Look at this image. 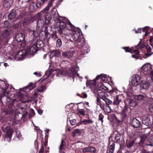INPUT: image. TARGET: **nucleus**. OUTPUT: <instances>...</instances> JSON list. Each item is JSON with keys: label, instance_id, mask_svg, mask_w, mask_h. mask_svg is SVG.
<instances>
[{"label": "nucleus", "instance_id": "nucleus-1", "mask_svg": "<svg viewBox=\"0 0 153 153\" xmlns=\"http://www.w3.org/2000/svg\"><path fill=\"white\" fill-rule=\"evenodd\" d=\"M141 72L144 74L149 76V80L151 84H153V72L151 65L149 64H145L141 68Z\"/></svg>", "mask_w": 153, "mask_h": 153}, {"label": "nucleus", "instance_id": "nucleus-2", "mask_svg": "<svg viewBox=\"0 0 153 153\" xmlns=\"http://www.w3.org/2000/svg\"><path fill=\"white\" fill-rule=\"evenodd\" d=\"M3 131L6 132L5 138L8 141L11 140V137L13 133L12 129L10 128L9 123L7 122L5 123L2 127Z\"/></svg>", "mask_w": 153, "mask_h": 153}, {"label": "nucleus", "instance_id": "nucleus-3", "mask_svg": "<svg viewBox=\"0 0 153 153\" xmlns=\"http://www.w3.org/2000/svg\"><path fill=\"white\" fill-rule=\"evenodd\" d=\"M72 37L76 42L75 45L80 46L82 44L81 42L84 41V39L82 36L80 35L79 31L77 30H75L73 32Z\"/></svg>", "mask_w": 153, "mask_h": 153}, {"label": "nucleus", "instance_id": "nucleus-4", "mask_svg": "<svg viewBox=\"0 0 153 153\" xmlns=\"http://www.w3.org/2000/svg\"><path fill=\"white\" fill-rule=\"evenodd\" d=\"M8 87V85L2 80L0 81V91L1 90V96L3 97L5 96V91Z\"/></svg>", "mask_w": 153, "mask_h": 153}, {"label": "nucleus", "instance_id": "nucleus-5", "mask_svg": "<svg viewBox=\"0 0 153 153\" xmlns=\"http://www.w3.org/2000/svg\"><path fill=\"white\" fill-rule=\"evenodd\" d=\"M82 44L80 45L81 47L80 50L82 52V56L85 54L87 53L89 51V46L87 43H86L85 41L81 42Z\"/></svg>", "mask_w": 153, "mask_h": 153}, {"label": "nucleus", "instance_id": "nucleus-6", "mask_svg": "<svg viewBox=\"0 0 153 153\" xmlns=\"http://www.w3.org/2000/svg\"><path fill=\"white\" fill-rule=\"evenodd\" d=\"M140 80V78L138 74H134L132 76L131 82L133 86H137L139 85Z\"/></svg>", "mask_w": 153, "mask_h": 153}, {"label": "nucleus", "instance_id": "nucleus-7", "mask_svg": "<svg viewBox=\"0 0 153 153\" xmlns=\"http://www.w3.org/2000/svg\"><path fill=\"white\" fill-rule=\"evenodd\" d=\"M26 53L25 50L19 51L15 55V59L17 60H22L26 56Z\"/></svg>", "mask_w": 153, "mask_h": 153}, {"label": "nucleus", "instance_id": "nucleus-8", "mask_svg": "<svg viewBox=\"0 0 153 153\" xmlns=\"http://www.w3.org/2000/svg\"><path fill=\"white\" fill-rule=\"evenodd\" d=\"M142 122L143 124L146 126L145 128H147L151 123L149 116L148 114H146L143 116Z\"/></svg>", "mask_w": 153, "mask_h": 153}, {"label": "nucleus", "instance_id": "nucleus-9", "mask_svg": "<svg viewBox=\"0 0 153 153\" xmlns=\"http://www.w3.org/2000/svg\"><path fill=\"white\" fill-rule=\"evenodd\" d=\"M66 28V23H65L61 21L59 22V25L58 27V30L59 34H65L64 32Z\"/></svg>", "mask_w": 153, "mask_h": 153}, {"label": "nucleus", "instance_id": "nucleus-10", "mask_svg": "<svg viewBox=\"0 0 153 153\" xmlns=\"http://www.w3.org/2000/svg\"><path fill=\"white\" fill-rule=\"evenodd\" d=\"M120 135L119 132L117 131H114L110 137L114 139V142L117 143H120Z\"/></svg>", "mask_w": 153, "mask_h": 153}, {"label": "nucleus", "instance_id": "nucleus-11", "mask_svg": "<svg viewBox=\"0 0 153 153\" xmlns=\"http://www.w3.org/2000/svg\"><path fill=\"white\" fill-rule=\"evenodd\" d=\"M105 94L104 92H101L98 94L99 96L105 103L106 105H109L112 103V101L105 97Z\"/></svg>", "mask_w": 153, "mask_h": 153}, {"label": "nucleus", "instance_id": "nucleus-12", "mask_svg": "<svg viewBox=\"0 0 153 153\" xmlns=\"http://www.w3.org/2000/svg\"><path fill=\"white\" fill-rule=\"evenodd\" d=\"M68 73L70 77H73V79L75 76H79V74L75 70L73 67L69 69Z\"/></svg>", "mask_w": 153, "mask_h": 153}, {"label": "nucleus", "instance_id": "nucleus-13", "mask_svg": "<svg viewBox=\"0 0 153 153\" xmlns=\"http://www.w3.org/2000/svg\"><path fill=\"white\" fill-rule=\"evenodd\" d=\"M100 97L99 96L97 97V105L100 106L101 109H102L104 111H105L106 105L104 102L100 100Z\"/></svg>", "mask_w": 153, "mask_h": 153}, {"label": "nucleus", "instance_id": "nucleus-14", "mask_svg": "<svg viewBox=\"0 0 153 153\" xmlns=\"http://www.w3.org/2000/svg\"><path fill=\"white\" fill-rule=\"evenodd\" d=\"M74 53V51L64 52L62 53V55L64 58H70L73 56Z\"/></svg>", "mask_w": 153, "mask_h": 153}, {"label": "nucleus", "instance_id": "nucleus-15", "mask_svg": "<svg viewBox=\"0 0 153 153\" xmlns=\"http://www.w3.org/2000/svg\"><path fill=\"white\" fill-rule=\"evenodd\" d=\"M131 125L135 128L139 127L140 125V122L135 118H133L131 122Z\"/></svg>", "mask_w": 153, "mask_h": 153}, {"label": "nucleus", "instance_id": "nucleus-16", "mask_svg": "<svg viewBox=\"0 0 153 153\" xmlns=\"http://www.w3.org/2000/svg\"><path fill=\"white\" fill-rule=\"evenodd\" d=\"M115 144L114 142H109L108 148V153H113L115 149Z\"/></svg>", "mask_w": 153, "mask_h": 153}, {"label": "nucleus", "instance_id": "nucleus-17", "mask_svg": "<svg viewBox=\"0 0 153 153\" xmlns=\"http://www.w3.org/2000/svg\"><path fill=\"white\" fill-rule=\"evenodd\" d=\"M52 10L50 13V16L52 18H53L54 19H56L59 20V15L57 12L54 11L53 10Z\"/></svg>", "mask_w": 153, "mask_h": 153}, {"label": "nucleus", "instance_id": "nucleus-18", "mask_svg": "<svg viewBox=\"0 0 153 153\" xmlns=\"http://www.w3.org/2000/svg\"><path fill=\"white\" fill-rule=\"evenodd\" d=\"M25 35L22 33L17 34L16 36V39L18 42H21L23 41L25 39Z\"/></svg>", "mask_w": 153, "mask_h": 153}, {"label": "nucleus", "instance_id": "nucleus-19", "mask_svg": "<svg viewBox=\"0 0 153 153\" xmlns=\"http://www.w3.org/2000/svg\"><path fill=\"white\" fill-rule=\"evenodd\" d=\"M39 50L35 44L32 45L30 48L29 50L30 54H33L36 53Z\"/></svg>", "mask_w": 153, "mask_h": 153}, {"label": "nucleus", "instance_id": "nucleus-20", "mask_svg": "<svg viewBox=\"0 0 153 153\" xmlns=\"http://www.w3.org/2000/svg\"><path fill=\"white\" fill-rule=\"evenodd\" d=\"M65 143L63 140H62L59 148V153H65L63 151L65 150Z\"/></svg>", "mask_w": 153, "mask_h": 153}, {"label": "nucleus", "instance_id": "nucleus-21", "mask_svg": "<svg viewBox=\"0 0 153 153\" xmlns=\"http://www.w3.org/2000/svg\"><path fill=\"white\" fill-rule=\"evenodd\" d=\"M61 53L60 51L58 50H53L50 52V56L51 57H53L54 56L58 57L60 56Z\"/></svg>", "mask_w": 153, "mask_h": 153}, {"label": "nucleus", "instance_id": "nucleus-22", "mask_svg": "<svg viewBox=\"0 0 153 153\" xmlns=\"http://www.w3.org/2000/svg\"><path fill=\"white\" fill-rule=\"evenodd\" d=\"M12 104H10L8 106V109L4 111L6 115L13 114V113L14 109L12 107Z\"/></svg>", "mask_w": 153, "mask_h": 153}, {"label": "nucleus", "instance_id": "nucleus-23", "mask_svg": "<svg viewBox=\"0 0 153 153\" xmlns=\"http://www.w3.org/2000/svg\"><path fill=\"white\" fill-rule=\"evenodd\" d=\"M13 0H4L3 1V6L5 7H9L12 4Z\"/></svg>", "mask_w": 153, "mask_h": 153}, {"label": "nucleus", "instance_id": "nucleus-24", "mask_svg": "<svg viewBox=\"0 0 153 153\" xmlns=\"http://www.w3.org/2000/svg\"><path fill=\"white\" fill-rule=\"evenodd\" d=\"M94 123V121L90 120H84L82 121H81L78 124V125H86L88 124H91Z\"/></svg>", "mask_w": 153, "mask_h": 153}, {"label": "nucleus", "instance_id": "nucleus-25", "mask_svg": "<svg viewBox=\"0 0 153 153\" xmlns=\"http://www.w3.org/2000/svg\"><path fill=\"white\" fill-rule=\"evenodd\" d=\"M44 25V21L42 19H40L38 20L37 23V27L39 29V30H42L43 28Z\"/></svg>", "mask_w": 153, "mask_h": 153}, {"label": "nucleus", "instance_id": "nucleus-26", "mask_svg": "<svg viewBox=\"0 0 153 153\" xmlns=\"http://www.w3.org/2000/svg\"><path fill=\"white\" fill-rule=\"evenodd\" d=\"M146 48L147 50V53L145 54V55L146 57H148L151 56L153 54V52L152 51V49L149 45H147L146 46Z\"/></svg>", "mask_w": 153, "mask_h": 153}, {"label": "nucleus", "instance_id": "nucleus-27", "mask_svg": "<svg viewBox=\"0 0 153 153\" xmlns=\"http://www.w3.org/2000/svg\"><path fill=\"white\" fill-rule=\"evenodd\" d=\"M134 98L135 99L140 101L145 100L146 99V96L142 95H135L134 96Z\"/></svg>", "mask_w": 153, "mask_h": 153}, {"label": "nucleus", "instance_id": "nucleus-28", "mask_svg": "<svg viewBox=\"0 0 153 153\" xmlns=\"http://www.w3.org/2000/svg\"><path fill=\"white\" fill-rule=\"evenodd\" d=\"M150 85V83L147 82H143L140 85L141 88L144 89H147L149 87Z\"/></svg>", "mask_w": 153, "mask_h": 153}, {"label": "nucleus", "instance_id": "nucleus-29", "mask_svg": "<svg viewBox=\"0 0 153 153\" xmlns=\"http://www.w3.org/2000/svg\"><path fill=\"white\" fill-rule=\"evenodd\" d=\"M54 0H53L52 1L50 0H48L49 3L48 5L45 8L44 10H43L46 13H47L49 11L50 8L52 6V3Z\"/></svg>", "mask_w": 153, "mask_h": 153}, {"label": "nucleus", "instance_id": "nucleus-30", "mask_svg": "<svg viewBox=\"0 0 153 153\" xmlns=\"http://www.w3.org/2000/svg\"><path fill=\"white\" fill-rule=\"evenodd\" d=\"M74 25H72L69 21L66 22V28L67 30H72L74 29Z\"/></svg>", "mask_w": 153, "mask_h": 153}, {"label": "nucleus", "instance_id": "nucleus-31", "mask_svg": "<svg viewBox=\"0 0 153 153\" xmlns=\"http://www.w3.org/2000/svg\"><path fill=\"white\" fill-rule=\"evenodd\" d=\"M16 15V11L15 10H12L8 16V18L10 19H12L14 18Z\"/></svg>", "mask_w": 153, "mask_h": 153}, {"label": "nucleus", "instance_id": "nucleus-32", "mask_svg": "<svg viewBox=\"0 0 153 153\" xmlns=\"http://www.w3.org/2000/svg\"><path fill=\"white\" fill-rule=\"evenodd\" d=\"M35 44L36 45L38 49L41 48H42L44 45L43 41L40 40H38Z\"/></svg>", "mask_w": 153, "mask_h": 153}, {"label": "nucleus", "instance_id": "nucleus-33", "mask_svg": "<svg viewBox=\"0 0 153 153\" xmlns=\"http://www.w3.org/2000/svg\"><path fill=\"white\" fill-rule=\"evenodd\" d=\"M120 97L121 96H117L116 97V99L114 100L113 102L114 105H117L119 104L120 102L121 101Z\"/></svg>", "mask_w": 153, "mask_h": 153}, {"label": "nucleus", "instance_id": "nucleus-34", "mask_svg": "<svg viewBox=\"0 0 153 153\" xmlns=\"http://www.w3.org/2000/svg\"><path fill=\"white\" fill-rule=\"evenodd\" d=\"M36 4L34 2H32L31 3L29 8L30 11L33 12L36 10Z\"/></svg>", "mask_w": 153, "mask_h": 153}, {"label": "nucleus", "instance_id": "nucleus-35", "mask_svg": "<svg viewBox=\"0 0 153 153\" xmlns=\"http://www.w3.org/2000/svg\"><path fill=\"white\" fill-rule=\"evenodd\" d=\"M10 34V32L7 30L4 31L1 34L2 36L4 38L7 37Z\"/></svg>", "mask_w": 153, "mask_h": 153}, {"label": "nucleus", "instance_id": "nucleus-36", "mask_svg": "<svg viewBox=\"0 0 153 153\" xmlns=\"http://www.w3.org/2000/svg\"><path fill=\"white\" fill-rule=\"evenodd\" d=\"M129 105L131 107H135L137 105V103L135 100H130Z\"/></svg>", "mask_w": 153, "mask_h": 153}, {"label": "nucleus", "instance_id": "nucleus-37", "mask_svg": "<svg viewBox=\"0 0 153 153\" xmlns=\"http://www.w3.org/2000/svg\"><path fill=\"white\" fill-rule=\"evenodd\" d=\"M130 111L131 110L130 108L126 106H125L124 109H123L122 110V112L127 114L129 113Z\"/></svg>", "mask_w": 153, "mask_h": 153}, {"label": "nucleus", "instance_id": "nucleus-38", "mask_svg": "<svg viewBox=\"0 0 153 153\" xmlns=\"http://www.w3.org/2000/svg\"><path fill=\"white\" fill-rule=\"evenodd\" d=\"M52 18L51 16L47 15L46 16L45 18V24H48L51 21Z\"/></svg>", "mask_w": 153, "mask_h": 153}, {"label": "nucleus", "instance_id": "nucleus-39", "mask_svg": "<svg viewBox=\"0 0 153 153\" xmlns=\"http://www.w3.org/2000/svg\"><path fill=\"white\" fill-rule=\"evenodd\" d=\"M120 119H118V120L119 121H123L127 117V114L122 112V114H120Z\"/></svg>", "mask_w": 153, "mask_h": 153}, {"label": "nucleus", "instance_id": "nucleus-40", "mask_svg": "<svg viewBox=\"0 0 153 153\" xmlns=\"http://www.w3.org/2000/svg\"><path fill=\"white\" fill-rule=\"evenodd\" d=\"M21 109L22 111H25L24 113L23 114L22 117V118L24 119L26 118L28 114V112L27 111H25V109L22 107H21Z\"/></svg>", "mask_w": 153, "mask_h": 153}, {"label": "nucleus", "instance_id": "nucleus-41", "mask_svg": "<svg viewBox=\"0 0 153 153\" xmlns=\"http://www.w3.org/2000/svg\"><path fill=\"white\" fill-rule=\"evenodd\" d=\"M140 142L143 143L147 137V136L146 134H143L140 136Z\"/></svg>", "mask_w": 153, "mask_h": 153}, {"label": "nucleus", "instance_id": "nucleus-42", "mask_svg": "<svg viewBox=\"0 0 153 153\" xmlns=\"http://www.w3.org/2000/svg\"><path fill=\"white\" fill-rule=\"evenodd\" d=\"M44 12L43 11H42L38 13L36 15V17L38 20L40 19H42V18L43 16V14Z\"/></svg>", "mask_w": 153, "mask_h": 153}, {"label": "nucleus", "instance_id": "nucleus-43", "mask_svg": "<svg viewBox=\"0 0 153 153\" xmlns=\"http://www.w3.org/2000/svg\"><path fill=\"white\" fill-rule=\"evenodd\" d=\"M80 133V131L79 129H75L72 132V136L73 137H74L76 134H79Z\"/></svg>", "mask_w": 153, "mask_h": 153}, {"label": "nucleus", "instance_id": "nucleus-44", "mask_svg": "<svg viewBox=\"0 0 153 153\" xmlns=\"http://www.w3.org/2000/svg\"><path fill=\"white\" fill-rule=\"evenodd\" d=\"M141 41L136 46V48L138 49H141L145 47V45L143 43H141Z\"/></svg>", "mask_w": 153, "mask_h": 153}, {"label": "nucleus", "instance_id": "nucleus-45", "mask_svg": "<svg viewBox=\"0 0 153 153\" xmlns=\"http://www.w3.org/2000/svg\"><path fill=\"white\" fill-rule=\"evenodd\" d=\"M45 88H46L45 86L42 85L37 90V91L38 92H43L45 90Z\"/></svg>", "mask_w": 153, "mask_h": 153}, {"label": "nucleus", "instance_id": "nucleus-46", "mask_svg": "<svg viewBox=\"0 0 153 153\" xmlns=\"http://www.w3.org/2000/svg\"><path fill=\"white\" fill-rule=\"evenodd\" d=\"M54 71H56L57 72H56V76H59V75H61L62 74V72L59 69H53V70H51V72H53Z\"/></svg>", "mask_w": 153, "mask_h": 153}, {"label": "nucleus", "instance_id": "nucleus-47", "mask_svg": "<svg viewBox=\"0 0 153 153\" xmlns=\"http://www.w3.org/2000/svg\"><path fill=\"white\" fill-rule=\"evenodd\" d=\"M56 46L57 47L60 48L62 45V42L60 39H58L56 42Z\"/></svg>", "mask_w": 153, "mask_h": 153}, {"label": "nucleus", "instance_id": "nucleus-48", "mask_svg": "<svg viewBox=\"0 0 153 153\" xmlns=\"http://www.w3.org/2000/svg\"><path fill=\"white\" fill-rule=\"evenodd\" d=\"M96 151V149L94 147H88V152L94 153Z\"/></svg>", "mask_w": 153, "mask_h": 153}, {"label": "nucleus", "instance_id": "nucleus-49", "mask_svg": "<svg viewBox=\"0 0 153 153\" xmlns=\"http://www.w3.org/2000/svg\"><path fill=\"white\" fill-rule=\"evenodd\" d=\"M134 143V140H132L129 143H128L127 146V147L128 148H129L132 147Z\"/></svg>", "mask_w": 153, "mask_h": 153}, {"label": "nucleus", "instance_id": "nucleus-50", "mask_svg": "<svg viewBox=\"0 0 153 153\" xmlns=\"http://www.w3.org/2000/svg\"><path fill=\"white\" fill-rule=\"evenodd\" d=\"M149 111L153 113V103L149 105Z\"/></svg>", "mask_w": 153, "mask_h": 153}, {"label": "nucleus", "instance_id": "nucleus-51", "mask_svg": "<svg viewBox=\"0 0 153 153\" xmlns=\"http://www.w3.org/2000/svg\"><path fill=\"white\" fill-rule=\"evenodd\" d=\"M78 113L83 116H85V112L83 109H80L78 111Z\"/></svg>", "mask_w": 153, "mask_h": 153}, {"label": "nucleus", "instance_id": "nucleus-52", "mask_svg": "<svg viewBox=\"0 0 153 153\" xmlns=\"http://www.w3.org/2000/svg\"><path fill=\"white\" fill-rule=\"evenodd\" d=\"M4 24L5 25L4 27H6L7 28H9L10 27V24L7 21H5L4 22Z\"/></svg>", "mask_w": 153, "mask_h": 153}, {"label": "nucleus", "instance_id": "nucleus-53", "mask_svg": "<svg viewBox=\"0 0 153 153\" xmlns=\"http://www.w3.org/2000/svg\"><path fill=\"white\" fill-rule=\"evenodd\" d=\"M143 31L146 33V34L145 35L146 36L147 35V33H146V32H147V31L149 30V27H146L144 28H143Z\"/></svg>", "mask_w": 153, "mask_h": 153}, {"label": "nucleus", "instance_id": "nucleus-54", "mask_svg": "<svg viewBox=\"0 0 153 153\" xmlns=\"http://www.w3.org/2000/svg\"><path fill=\"white\" fill-rule=\"evenodd\" d=\"M126 52H131L132 50L131 49L129 48L128 47H126L124 48Z\"/></svg>", "mask_w": 153, "mask_h": 153}, {"label": "nucleus", "instance_id": "nucleus-55", "mask_svg": "<svg viewBox=\"0 0 153 153\" xmlns=\"http://www.w3.org/2000/svg\"><path fill=\"white\" fill-rule=\"evenodd\" d=\"M76 120L75 119H73L70 120V123L72 125H74L76 124Z\"/></svg>", "mask_w": 153, "mask_h": 153}, {"label": "nucleus", "instance_id": "nucleus-56", "mask_svg": "<svg viewBox=\"0 0 153 153\" xmlns=\"http://www.w3.org/2000/svg\"><path fill=\"white\" fill-rule=\"evenodd\" d=\"M104 118V116L101 114H100L99 115V120L101 121V122L102 123L103 121V119Z\"/></svg>", "mask_w": 153, "mask_h": 153}, {"label": "nucleus", "instance_id": "nucleus-57", "mask_svg": "<svg viewBox=\"0 0 153 153\" xmlns=\"http://www.w3.org/2000/svg\"><path fill=\"white\" fill-rule=\"evenodd\" d=\"M106 108H107V112L108 113H109L111 112V109L109 106V105H106Z\"/></svg>", "mask_w": 153, "mask_h": 153}, {"label": "nucleus", "instance_id": "nucleus-58", "mask_svg": "<svg viewBox=\"0 0 153 153\" xmlns=\"http://www.w3.org/2000/svg\"><path fill=\"white\" fill-rule=\"evenodd\" d=\"M29 86L31 87L32 89L36 87L35 84L32 83H29Z\"/></svg>", "mask_w": 153, "mask_h": 153}, {"label": "nucleus", "instance_id": "nucleus-59", "mask_svg": "<svg viewBox=\"0 0 153 153\" xmlns=\"http://www.w3.org/2000/svg\"><path fill=\"white\" fill-rule=\"evenodd\" d=\"M82 151L83 152H88V147L85 148L83 149Z\"/></svg>", "mask_w": 153, "mask_h": 153}, {"label": "nucleus", "instance_id": "nucleus-60", "mask_svg": "<svg viewBox=\"0 0 153 153\" xmlns=\"http://www.w3.org/2000/svg\"><path fill=\"white\" fill-rule=\"evenodd\" d=\"M134 53L138 55L139 53V52L138 50L136 49L134 50Z\"/></svg>", "mask_w": 153, "mask_h": 153}, {"label": "nucleus", "instance_id": "nucleus-61", "mask_svg": "<svg viewBox=\"0 0 153 153\" xmlns=\"http://www.w3.org/2000/svg\"><path fill=\"white\" fill-rule=\"evenodd\" d=\"M34 74L39 76H41V74L40 73H38L37 72H35L34 73Z\"/></svg>", "mask_w": 153, "mask_h": 153}, {"label": "nucleus", "instance_id": "nucleus-62", "mask_svg": "<svg viewBox=\"0 0 153 153\" xmlns=\"http://www.w3.org/2000/svg\"><path fill=\"white\" fill-rule=\"evenodd\" d=\"M101 77V75H98L94 79V82L97 80H98Z\"/></svg>", "mask_w": 153, "mask_h": 153}, {"label": "nucleus", "instance_id": "nucleus-63", "mask_svg": "<svg viewBox=\"0 0 153 153\" xmlns=\"http://www.w3.org/2000/svg\"><path fill=\"white\" fill-rule=\"evenodd\" d=\"M132 57L133 58H134L136 59H137L139 58L137 56L135 55H132Z\"/></svg>", "mask_w": 153, "mask_h": 153}, {"label": "nucleus", "instance_id": "nucleus-64", "mask_svg": "<svg viewBox=\"0 0 153 153\" xmlns=\"http://www.w3.org/2000/svg\"><path fill=\"white\" fill-rule=\"evenodd\" d=\"M38 112L39 114H41L42 113L43 111L42 110H41L40 109H39L38 110Z\"/></svg>", "mask_w": 153, "mask_h": 153}]
</instances>
